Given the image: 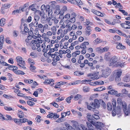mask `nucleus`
<instances>
[{
    "label": "nucleus",
    "mask_w": 130,
    "mask_h": 130,
    "mask_svg": "<svg viewBox=\"0 0 130 130\" xmlns=\"http://www.w3.org/2000/svg\"><path fill=\"white\" fill-rule=\"evenodd\" d=\"M11 4H5L2 5V7H3L4 9H7L10 7Z\"/></svg>",
    "instance_id": "obj_23"
},
{
    "label": "nucleus",
    "mask_w": 130,
    "mask_h": 130,
    "mask_svg": "<svg viewBox=\"0 0 130 130\" xmlns=\"http://www.w3.org/2000/svg\"><path fill=\"white\" fill-rule=\"evenodd\" d=\"M13 120L14 121L16 124H21L20 119H13Z\"/></svg>",
    "instance_id": "obj_26"
},
{
    "label": "nucleus",
    "mask_w": 130,
    "mask_h": 130,
    "mask_svg": "<svg viewBox=\"0 0 130 130\" xmlns=\"http://www.w3.org/2000/svg\"><path fill=\"white\" fill-rule=\"evenodd\" d=\"M40 17L38 15H35L34 17V20L36 21L37 22L39 19Z\"/></svg>",
    "instance_id": "obj_53"
},
{
    "label": "nucleus",
    "mask_w": 130,
    "mask_h": 130,
    "mask_svg": "<svg viewBox=\"0 0 130 130\" xmlns=\"http://www.w3.org/2000/svg\"><path fill=\"white\" fill-rule=\"evenodd\" d=\"M27 103L28 105L31 106H33L35 104L34 102L29 101H27Z\"/></svg>",
    "instance_id": "obj_38"
},
{
    "label": "nucleus",
    "mask_w": 130,
    "mask_h": 130,
    "mask_svg": "<svg viewBox=\"0 0 130 130\" xmlns=\"http://www.w3.org/2000/svg\"><path fill=\"white\" fill-rule=\"evenodd\" d=\"M24 26V31H21V33L23 34H24V32L26 33H27L29 32V29L27 27V25L25 23L23 25Z\"/></svg>",
    "instance_id": "obj_8"
},
{
    "label": "nucleus",
    "mask_w": 130,
    "mask_h": 130,
    "mask_svg": "<svg viewBox=\"0 0 130 130\" xmlns=\"http://www.w3.org/2000/svg\"><path fill=\"white\" fill-rule=\"evenodd\" d=\"M116 32L120 35H122L123 33L120 30H116Z\"/></svg>",
    "instance_id": "obj_60"
},
{
    "label": "nucleus",
    "mask_w": 130,
    "mask_h": 130,
    "mask_svg": "<svg viewBox=\"0 0 130 130\" xmlns=\"http://www.w3.org/2000/svg\"><path fill=\"white\" fill-rule=\"evenodd\" d=\"M5 41L4 36L1 35L0 36V43H4Z\"/></svg>",
    "instance_id": "obj_29"
},
{
    "label": "nucleus",
    "mask_w": 130,
    "mask_h": 130,
    "mask_svg": "<svg viewBox=\"0 0 130 130\" xmlns=\"http://www.w3.org/2000/svg\"><path fill=\"white\" fill-rule=\"evenodd\" d=\"M65 125L66 126L68 129H72V127L68 123H64Z\"/></svg>",
    "instance_id": "obj_45"
},
{
    "label": "nucleus",
    "mask_w": 130,
    "mask_h": 130,
    "mask_svg": "<svg viewBox=\"0 0 130 130\" xmlns=\"http://www.w3.org/2000/svg\"><path fill=\"white\" fill-rule=\"evenodd\" d=\"M32 65L33 64H31L30 67V69L32 71L36 69L35 67L33 66Z\"/></svg>",
    "instance_id": "obj_64"
},
{
    "label": "nucleus",
    "mask_w": 130,
    "mask_h": 130,
    "mask_svg": "<svg viewBox=\"0 0 130 130\" xmlns=\"http://www.w3.org/2000/svg\"><path fill=\"white\" fill-rule=\"evenodd\" d=\"M28 119L26 118H23L22 119H20V121L21 123H24L27 121Z\"/></svg>",
    "instance_id": "obj_47"
},
{
    "label": "nucleus",
    "mask_w": 130,
    "mask_h": 130,
    "mask_svg": "<svg viewBox=\"0 0 130 130\" xmlns=\"http://www.w3.org/2000/svg\"><path fill=\"white\" fill-rule=\"evenodd\" d=\"M75 3V5L77 4L79 6L80 8H81V6H80L83 4L82 2L80 0H74Z\"/></svg>",
    "instance_id": "obj_17"
},
{
    "label": "nucleus",
    "mask_w": 130,
    "mask_h": 130,
    "mask_svg": "<svg viewBox=\"0 0 130 130\" xmlns=\"http://www.w3.org/2000/svg\"><path fill=\"white\" fill-rule=\"evenodd\" d=\"M129 75H126L123 78L124 81L126 82H129L130 81Z\"/></svg>",
    "instance_id": "obj_19"
},
{
    "label": "nucleus",
    "mask_w": 130,
    "mask_h": 130,
    "mask_svg": "<svg viewBox=\"0 0 130 130\" xmlns=\"http://www.w3.org/2000/svg\"><path fill=\"white\" fill-rule=\"evenodd\" d=\"M117 60L118 59L116 56L113 57L110 60L109 66L116 67V64L118 63Z\"/></svg>",
    "instance_id": "obj_4"
},
{
    "label": "nucleus",
    "mask_w": 130,
    "mask_h": 130,
    "mask_svg": "<svg viewBox=\"0 0 130 130\" xmlns=\"http://www.w3.org/2000/svg\"><path fill=\"white\" fill-rule=\"evenodd\" d=\"M66 83H67L66 82L63 81H60L57 83V85H59L60 86V85H64Z\"/></svg>",
    "instance_id": "obj_44"
},
{
    "label": "nucleus",
    "mask_w": 130,
    "mask_h": 130,
    "mask_svg": "<svg viewBox=\"0 0 130 130\" xmlns=\"http://www.w3.org/2000/svg\"><path fill=\"white\" fill-rule=\"evenodd\" d=\"M94 42L96 44H98L102 42V40L100 39L99 38H97L94 41Z\"/></svg>",
    "instance_id": "obj_30"
},
{
    "label": "nucleus",
    "mask_w": 130,
    "mask_h": 130,
    "mask_svg": "<svg viewBox=\"0 0 130 130\" xmlns=\"http://www.w3.org/2000/svg\"><path fill=\"white\" fill-rule=\"evenodd\" d=\"M121 109L120 106H117V109L116 111L117 114H119L121 112Z\"/></svg>",
    "instance_id": "obj_43"
},
{
    "label": "nucleus",
    "mask_w": 130,
    "mask_h": 130,
    "mask_svg": "<svg viewBox=\"0 0 130 130\" xmlns=\"http://www.w3.org/2000/svg\"><path fill=\"white\" fill-rule=\"evenodd\" d=\"M112 104L113 105V109H115L116 107V102L115 100L113 99L112 100Z\"/></svg>",
    "instance_id": "obj_35"
},
{
    "label": "nucleus",
    "mask_w": 130,
    "mask_h": 130,
    "mask_svg": "<svg viewBox=\"0 0 130 130\" xmlns=\"http://www.w3.org/2000/svg\"><path fill=\"white\" fill-rule=\"evenodd\" d=\"M51 104L53 105L56 108H58V105L55 102H52L51 103Z\"/></svg>",
    "instance_id": "obj_55"
},
{
    "label": "nucleus",
    "mask_w": 130,
    "mask_h": 130,
    "mask_svg": "<svg viewBox=\"0 0 130 130\" xmlns=\"http://www.w3.org/2000/svg\"><path fill=\"white\" fill-rule=\"evenodd\" d=\"M67 19L65 21V23L66 24V27H70L71 26V23L70 22H69V21H67Z\"/></svg>",
    "instance_id": "obj_48"
},
{
    "label": "nucleus",
    "mask_w": 130,
    "mask_h": 130,
    "mask_svg": "<svg viewBox=\"0 0 130 130\" xmlns=\"http://www.w3.org/2000/svg\"><path fill=\"white\" fill-rule=\"evenodd\" d=\"M30 37V36H28L27 37V39H26L25 40V42H26V43L27 45L28 44H29V40H31L32 39V38H30V39H29V38Z\"/></svg>",
    "instance_id": "obj_50"
},
{
    "label": "nucleus",
    "mask_w": 130,
    "mask_h": 130,
    "mask_svg": "<svg viewBox=\"0 0 130 130\" xmlns=\"http://www.w3.org/2000/svg\"><path fill=\"white\" fill-rule=\"evenodd\" d=\"M107 106L108 110L111 111L112 109V106L111 103H108L107 104Z\"/></svg>",
    "instance_id": "obj_25"
},
{
    "label": "nucleus",
    "mask_w": 130,
    "mask_h": 130,
    "mask_svg": "<svg viewBox=\"0 0 130 130\" xmlns=\"http://www.w3.org/2000/svg\"><path fill=\"white\" fill-rule=\"evenodd\" d=\"M25 130H31L32 128L31 127L29 126L24 127L23 128Z\"/></svg>",
    "instance_id": "obj_58"
},
{
    "label": "nucleus",
    "mask_w": 130,
    "mask_h": 130,
    "mask_svg": "<svg viewBox=\"0 0 130 130\" xmlns=\"http://www.w3.org/2000/svg\"><path fill=\"white\" fill-rule=\"evenodd\" d=\"M125 63V62L123 63H121L119 62H118V64H116V67H118V66H120L121 67H123L124 65L125 64H124Z\"/></svg>",
    "instance_id": "obj_49"
},
{
    "label": "nucleus",
    "mask_w": 130,
    "mask_h": 130,
    "mask_svg": "<svg viewBox=\"0 0 130 130\" xmlns=\"http://www.w3.org/2000/svg\"><path fill=\"white\" fill-rule=\"evenodd\" d=\"M88 76L90 77V79L92 80L95 79L96 80L98 78L97 77V76L95 75V74H93L91 73L88 74Z\"/></svg>",
    "instance_id": "obj_7"
},
{
    "label": "nucleus",
    "mask_w": 130,
    "mask_h": 130,
    "mask_svg": "<svg viewBox=\"0 0 130 130\" xmlns=\"http://www.w3.org/2000/svg\"><path fill=\"white\" fill-rule=\"evenodd\" d=\"M38 41L39 40H38L37 39L33 40H32L31 41V43L33 44H35L37 43V42H38Z\"/></svg>",
    "instance_id": "obj_54"
},
{
    "label": "nucleus",
    "mask_w": 130,
    "mask_h": 130,
    "mask_svg": "<svg viewBox=\"0 0 130 130\" xmlns=\"http://www.w3.org/2000/svg\"><path fill=\"white\" fill-rule=\"evenodd\" d=\"M21 12V11L20 9V7L19 10L17 9L13 10L12 12V14L13 15H15L16 13H20Z\"/></svg>",
    "instance_id": "obj_20"
},
{
    "label": "nucleus",
    "mask_w": 130,
    "mask_h": 130,
    "mask_svg": "<svg viewBox=\"0 0 130 130\" xmlns=\"http://www.w3.org/2000/svg\"><path fill=\"white\" fill-rule=\"evenodd\" d=\"M99 105H101L104 107H105L106 106V104L102 100H99Z\"/></svg>",
    "instance_id": "obj_28"
},
{
    "label": "nucleus",
    "mask_w": 130,
    "mask_h": 130,
    "mask_svg": "<svg viewBox=\"0 0 130 130\" xmlns=\"http://www.w3.org/2000/svg\"><path fill=\"white\" fill-rule=\"evenodd\" d=\"M80 45L81 46V48L82 49H85L87 48V47L85 45V44L84 43H83Z\"/></svg>",
    "instance_id": "obj_56"
},
{
    "label": "nucleus",
    "mask_w": 130,
    "mask_h": 130,
    "mask_svg": "<svg viewBox=\"0 0 130 130\" xmlns=\"http://www.w3.org/2000/svg\"><path fill=\"white\" fill-rule=\"evenodd\" d=\"M6 20L4 18H2L0 20V26H3L5 24Z\"/></svg>",
    "instance_id": "obj_15"
},
{
    "label": "nucleus",
    "mask_w": 130,
    "mask_h": 130,
    "mask_svg": "<svg viewBox=\"0 0 130 130\" xmlns=\"http://www.w3.org/2000/svg\"><path fill=\"white\" fill-rule=\"evenodd\" d=\"M6 42L8 43H11V41L9 40V38L8 37H7L5 39Z\"/></svg>",
    "instance_id": "obj_61"
},
{
    "label": "nucleus",
    "mask_w": 130,
    "mask_h": 130,
    "mask_svg": "<svg viewBox=\"0 0 130 130\" xmlns=\"http://www.w3.org/2000/svg\"><path fill=\"white\" fill-rule=\"evenodd\" d=\"M101 76L104 78H107L111 73V70L110 69L107 67L105 69L102 70V71Z\"/></svg>",
    "instance_id": "obj_2"
},
{
    "label": "nucleus",
    "mask_w": 130,
    "mask_h": 130,
    "mask_svg": "<svg viewBox=\"0 0 130 130\" xmlns=\"http://www.w3.org/2000/svg\"><path fill=\"white\" fill-rule=\"evenodd\" d=\"M72 123H73V126L74 127H75V129L77 128L78 126V123L77 122L75 121H73Z\"/></svg>",
    "instance_id": "obj_37"
},
{
    "label": "nucleus",
    "mask_w": 130,
    "mask_h": 130,
    "mask_svg": "<svg viewBox=\"0 0 130 130\" xmlns=\"http://www.w3.org/2000/svg\"><path fill=\"white\" fill-rule=\"evenodd\" d=\"M54 114L53 113H52L49 114H48L47 116V117L48 118H54Z\"/></svg>",
    "instance_id": "obj_57"
},
{
    "label": "nucleus",
    "mask_w": 130,
    "mask_h": 130,
    "mask_svg": "<svg viewBox=\"0 0 130 130\" xmlns=\"http://www.w3.org/2000/svg\"><path fill=\"white\" fill-rule=\"evenodd\" d=\"M108 93L111 95H116L118 93V92L117 91L115 90L114 89H113L108 91Z\"/></svg>",
    "instance_id": "obj_13"
},
{
    "label": "nucleus",
    "mask_w": 130,
    "mask_h": 130,
    "mask_svg": "<svg viewBox=\"0 0 130 130\" xmlns=\"http://www.w3.org/2000/svg\"><path fill=\"white\" fill-rule=\"evenodd\" d=\"M115 7H117L119 8H121L122 9V6L121 5L120 3H118L117 5L115 6Z\"/></svg>",
    "instance_id": "obj_59"
},
{
    "label": "nucleus",
    "mask_w": 130,
    "mask_h": 130,
    "mask_svg": "<svg viewBox=\"0 0 130 130\" xmlns=\"http://www.w3.org/2000/svg\"><path fill=\"white\" fill-rule=\"evenodd\" d=\"M92 116L93 118L96 119H100V117L98 115L96 114H93L92 115Z\"/></svg>",
    "instance_id": "obj_52"
},
{
    "label": "nucleus",
    "mask_w": 130,
    "mask_h": 130,
    "mask_svg": "<svg viewBox=\"0 0 130 130\" xmlns=\"http://www.w3.org/2000/svg\"><path fill=\"white\" fill-rule=\"evenodd\" d=\"M122 104L123 110L126 116L129 115H130V105H128L127 108L126 104L125 102H122Z\"/></svg>",
    "instance_id": "obj_3"
},
{
    "label": "nucleus",
    "mask_w": 130,
    "mask_h": 130,
    "mask_svg": "<svg viewBox=\"0 0 130 130\" xmlns=\"http://www.w3.org/2000/svg\"><path fill=\"white\" fill-rule=\"evenodd\" d=\"M119 11L121 12L124 15H127L128 14L126 12L125 10H121V9H119Z\"/></svg>",
    "instance_id": "obj_39"
},
{
    "label": "nucleus",
    "mask_w": 130,
    "mask_h": 130,
    "mask_svg": "<svg viewBox=\"0 0 130 130\" xmlns=\"http://www.w3.org/2000/svg\"><path fill=\"white\" fill-rule=\"evenodd\" d=\"M95 85H103L104 84V82L103 81H97L95 82Z\"/></svg>",
    "instance_id": "obj_36"
},
{
    "label": "nucleus",
    "mask_w": 130,
    "mask_h": 130,
    "mask_svg": "<svg viewBox=\"0 0 130 130\" xmlns=\"http://www.w3.org/2000/svg\"><path fill=\"white\" fill-rule=\"evenodd\" d=\"M116 47L118 49L124 50L126 48L125 47L120 43H119L116 46Z\"/></svg>",
    "instance_id": "obj_12"
},
{
    "label": "nucleus",
    "mask_w": 130,
    "mask_h": 130,
    "mask_svg": "<svg viewBox=\"0 0 130 130\" xmlns=\"http://www.w3.org/2000/svg\"><path fill=\"white\" fill-rule=\"evenodd\" d=\"M106 89V88L104 87H98L96 89H94L95 91H100Z\"/></svg>",
    "instance_id": "obj_14"
},
{
    "label": "nucleus",
    "mask_w": 130,
    "mask_h": 130,
    "mask_svg": "<svg viewBox=\"0 0 130 130\" xmlns=\"http://www.w3.org/2000/svg\"><path fill=\"white\" fill-rule=\"evenodd\" d=\"M54 81L53 79H46L43 82V83L45 84L48 85L50 84L51 86H53L54 84Z\"/></svg>",
    "instance_id": "obj_6"
},
{
    "label": "nucleus",
    "mask_w": 130,
    "mask_h": 130,
    "mask_svg": "<svg viewBox=\"0 0 130 130\" xmlns=\"http://www.w3.org/2000/svg\"><path fill=\"white\" fill-rule=\"evenodd\" d=\"M64 121V120H63L61 117L57 120L56 121V122H63Z\"/></svg>",
    "instance_id": "obj_62"
},
{
    "label": "nucleus",
    "mask_w": 130,
    "mask_h": 130,
    "mask_svg": "<svg viewBox=\"0 0 130 130\" xmlns=\"http://www.w3.org/2000/svg\"><path fill=\"white\" fill-rule=\"evenodd\" d=\"M90 88L87 86L84 87L83 89V90L85 92H88L89 91Z\"/></svg>",
    "instance_id": "obj_24"
},
{
    "label": "nucleus",
    "mask_w": 130,
    "mask_h": 130,
    "mask_svg": "<svg viewBox=\"0 0 130 130\" xmlns=\"http://www.w3.org/2000/svg\"><path fill=\"white\" fill-rule=\"evenodd\" d=\"M4 108L5 110L8 111H10L11 110H12L14 111V110L11 107L8 106H5L4 107Z\"/></svg>",
    "instance_id": "obj_31"
},
{
    "label": "nucleus",
    "mask_w": 130,
    "mask_h": 130,
    "mask_svg": "<svg viewBox=\"0 0 130 130\" xmlns=\"http://www.w3.org/2000/svg\"><path fill=\"white\" fill-rule=\"evenodd\" d=\"M92 12L93 13L101 17H103L104 16L103 14L102 13L97 10H92Z\"/></svg>",
    "instance_id": "obj_10"
},
{
    "label": "nucleus",
    "mask_w": 130,
    "mask_h": 130,
    "mask_svg": "<svg viewBox=\"0 0 130 130\" xmlns=\"http://www.w3.org/2000/svg\"><path fill=\"white\" fill-rule=\"evenodd\" d=\"M38 11V13L42 17V20H44V19H45L44 18V12L43 11H41L40 10Z\"/></svg>",
    "instance_id": "obj_21"
},
{
    "label": "nucleus",
    "mask_w": 130,
    "mask_h": 130,
    "mask_svg": "<svg viewBox=\"0 0 130 130\" xmlns=\"http://www.w3.org/2000/svg\"><path fill=\"white\" fill-rule=\"evenodd\" d=\"M28 60L29 63H30L31 65L34 64V63L33 62L34 61L33 59H32L29 58H28Z\"/></svg>",
    "instance_id": "obj_46"
},
{
    "label": "nucleus",
    "mask_w": 130,
    "mask_h": 130,
    "mask_svg": "<svg viewBox=\"0 0 130 130\" xmlns=\"http://www.w3.org/2000/svg\"><path fill=\"white\" fill-rule=\"evenodd\" d=\"M82 97V95L79 94H77L75 96V99L76 100H78Z\"/></svg>",
    "instance_id": "obj_41"
},
{
    "label": "nucleus",
    "mask_w": 130,
    "mask_h": 130,
    "mask_svg": "<svg viewBox=\"0 0 130 130\" xmlns=\"http://www.w3.org/2000/svg\"><path fill=\"white\" fill-rule=\"evenodd\" d=\"M88 122H86V124H87V126L88 128V130H89V129H90L89 128H90V127H89V126H88L87 124H88V123H90L91 126H93V125H94V124H96V123H94L93 121H92V120L91 119H88Z\"/></svg>",
    "instance_id": "obj_9"
},
{
    "label": "nucleus",
    "mask_w": 130,
    "mask_h": 130,
    "mask_svg": "<svg viewBox=\"0 0 130 130\" xmlns=\"http://www.w3.org/2000/svg\"><path fill=\"white\" fill-rule=\"evenodd\" d=\"M4 57L1 56L0 57V64H2L5 66H8L9 65L3 61Z\"/></svg>",
    "instance_id": "obj_11"
},
{
    "label": "nucleus",
    "mask_w": 130,
    "mask_h": 130,
    "mask_svg": "<svg viewBox=\"0 0 130 130\" xmlns=\"http://www.w3.org/2000/svg\"><path fill=\"white\" fill-rule=\"evenodd\" d=\"M122 71L121 70H120L117 71L116 73L117 76L120 77L121 75L122 74Z\"/></svg>",
    "instance_id": "obj_32"
},
{
    "label": "nucleus",
    "mask_w": 130,
    "mask_h": 130,
    "mask_svg": "<svg viewBox=\"0 0 130 130\" xmlns=\"http://www.w3.org/2000/svg\"><path fill=\"white\" fill-rule=\"evenodd\" d=\"M60 60V58L58 56H56L55 58L53 59V61L55 62H57L58 61H59Z\"/></svg>",
    "instance_id": "obj_34"
},
{
    "label": "nucleus",
    "mask_w": 130,
    "mask_h": 130,
    "mask_svg": "<svg viewBox=\"0 0 130 130\" xmlns=\"http://www.w3.org/2000/svg\"><path fill=\"white\" fill-rule=\"evenodd\" d=\"M90 105L87 106V108L89 110H91L92 109H95L96 108H99L100 107L99 100L97 99L94 100V102L91 103Z\"/></svg>",
    "instance_id": "obj_1"
},
{
    "label": "nucleus",
    "mask_w": 130,
    "mask_h": 130,
    "mask_svg": "<svg viewBox=\"0 0 130 130\" xmlns=\"http://www.w3.org/2000/svg\"><path fill=\"white\" fill-rule=\"evenodd\" d=\"M75 75L80 76L84 74V73L83 72H81L78 71H76L74 73Z\"/></svg>",
    "instance_id": "obj_16"
},
{
    "label": "nucleus",
    "mask_w": 130,
    "mask_h": 130,
    "mask_svg": "<svg viewBox=\"0 0 130 130\" xmlns=\"http://www.w3.org/2000/svg\"><path fill=\"white\" fill-rule=\"evenodd\" d=\"M17 64L19 66V67L21 68V69H26V67H25V63L24 61L23 60L20 61V62L18 63Z\"/></svg>",
    "instance_id": "obj_5"
},
{
    "label": "nucleus",
    "mask_w": 130,
    "mask_h": 130,
    "mask_svg": "<svg viewBox=\"0 0 130 130\" xmlns=\"http://www.w3.org/2000/svg\"><path fill=\"white\" fill-rule=\"evenodd\" d=\"M73 98V96L72 95H71L70 96L67 98L66 99V101L68 103H70L71 102L70 100Z\"/></svg>",
    "instance_id": "obj_22"
},
{
    "label": "nucleus",
    "mask_w": 130,
    "mask_h": 130,
    "mask_svg": "<svg viewBox=\"0 0 130 130\" xmlns=\"http://www.w3.org/2000/svg\"><path fill=\"white\" fill-rule=\"evenodd\" d=\"M16 60L18 62V63L19 62H20V61L22 60V58L20 56H17L16 58Z\"/></svg>",
    "instance_id": "obj_42"
},
{
    "label": "nucleus",
    "mask_w": 130,
    "mask_h": 130,
    "mask_svg": "<svg viewBox=\"0 0 130 130\" xmlns=\"http://www.w3.org/2000/svg\"><path fill=\"white\" fill-rule=\"evenodd\" d=\"M122 93L124 94H126L127 93L128 91L125 89H123L121 90Z\"/></svg>",
    "instance_id": "obj_63"
},
{
    "label": "nucleus",
    "mask_w": 130,
    "mask_h": 130,
    "mask_svg": "<svg viewBox=\"0 0 130 130\" xmlns=\"http://www.w3.org/2000/svg\"><path fill=\"white\" fill-rule=\"evenodd\" d=\"M18 114V117L20 118H22L24 117V115L23 112L20 110H19Z\"/></svg>",
    "instance_id": "obj_18"
},
{
    "label": "nucleus",
    "mask_w": 130,
    "mask_h": 130,
    "mask_svg": "<svg viewBox=\"0 0 130 130\" xmlns=\"http://www.w3.org/2000/svg\"><path fill=\"white\" fill-rule=\"evenodd\" d=\"M15 73L18 75H24L25 74L23 72L20 70H17V71H15Z\"/></svg>",
    "instance_id": "obj_27"
},
{
    "label": "nucleus",
    "mask_w": 130,
    "mask_h": 130,
    "mask_svg": "<svg viewBox=\"0 0 130 130\" xmlns=\"http://www.w3.org/2000/svg\"><path fill=\"white\" fill-rule=\"evenodd\" d=\"M52 11L50 9V6L49 5H47L46 7V13L48 12Z\"/></svg>",
    "instance_id": "obj_51"
},
{
    "label": "nucleus",
    "mask_w": 130,
    "mask_h": 130,
    "mask_svg": "<svg viewBox=\"0 0 130 130\" xmlns=\"http://www.w3.org/2000/svg\"><path fill=\"white\" fill-rule=\"evenodd\" d=\"M113 39L116 41H118L121 39V37L118 36L116 35L113 38Z\"/></svg>",
    "instance_id": "obj_33"
},
{
    "label": "nucleus",
    "mask_w": 130,
    "mask_h": 130,
    "mask_svg": "<svg viewBox=\"0 0 130 130\" xmlns=\"http://www.w3.org/2000/svg\"><path fill=\"white\" fill-rule=\"evenodd\" d=\"M75 19L74 18H72L70 19V20L68 19H67V21H69V22H70L71 23H73L75 22Z\"/></svg>",
    "instance_id": "obj_40"
}]
</instances>
